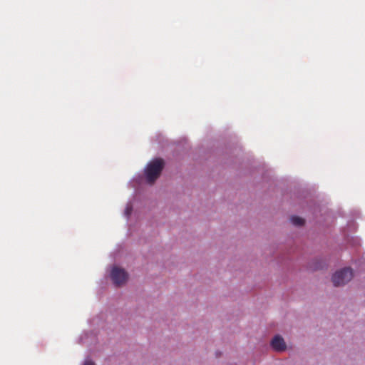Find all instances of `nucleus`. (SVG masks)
I'll return each instance as SVG.
<instances>
[{
  "mask_svg": "<svg viewBox=\"0 0 365 365\" xmlns=\"http://www.w3.org/2000/svg\"><path fill=\"white\" fill-rule=\"evenodd\" d=\"M290 220L296 226H302L304 224V220L300 217L292 216Z\"/></svg>",
  "mask_w": 365,
  "mask_h": 365,
  "instance_id": "39448f33",
  "label": "nucleus"
},
{
  "mask_svg": "<svg viewBox=\"0 0 365 365\" xmlns=\"http://www.w3.org/2000/svg\"><path fill=\"white\" fill-rule=\"evenodd\" d=\"M352 277V269L346 267L336 272L332 276V282L334 286H340L349 282Z\"/></svg>",
  "mask_w": 365,
  "mask_h": 365,
  "instance_id": "f03ea898",
  "label": "nucleus"
},
{
  "mask_svg": "<svg viewBox=\"0 0 365 365\" xmlns=\"http://www.w3.org/2000/svg\"><path fill=\"white\" fill-rule=\"evenodd\" d=\"M272 347L277 351H282L286 349V344L282 336H275L271 341Z\"/></svg>",
  "mask_w": 365,
  "mask_h": 365,
  "instance_id": "20e7f679",
  "label": "nucleus"
},
{
  "mask_svg": "<svg viewBox=\"0 0 365 365\" xmlns=\"http://www.w3.org/2000/svg\"><path fill=\"white\" fill-rule=\"evenodd\" d=\"M165 163L162 158H155L150 161L145 169V175L148 183L153 184L160 177Z\"/></svg>",
  "mask_w": 365,
  "mask_h": 365,
  "instance_id": "f257e3e1",
  "label": "nucleus"
},
{
  "mask_svg": "<svg viewBox=\"0 0 365 365\" xmlns=\"http://www.w3.org/2000/svg\"><path fill=\"white\" fill-rule=\"evenodd\" d=\"M83 365H95V364L91 360H86Z\"/></svg>",
  "mask_w": 365,
  "mask_h": 365,
  "instance_id": "423d86ee",
  "label": "nucleus"
},
{
  "mask_svg": "<svg viewBox=\"0 0 365 365\" xmlns=\"http://www.w3.org/2000/svg\"><path fill=\"white\" fill-rule=\"evenodd\" d=\"M131 207H127L126 210H125V212H126V215H129L130 212H131Z\"/></svg>",
  "mask_w": 365,
  "mask_h": 365,
  "instance_id": "0eeeda50",
  "label": "nucleus"
},
{
  "mask_svg": "<svg viewBox=\"0 0 365 365\" xmlns=\"http://www.w3.org/2000/svg\"><path fill=\"white\" fill-rule=\"evenodd\" d=\"M110 278L113 283L119 287L126 282L128 274L124 269L113 267L110 271Z\"/></svg>",
  "mask_w": 365,
  "mask_h": 365,
  "instance_id": "7ed1b4c3",
  "label": "nucleus"
}]
</instances>
